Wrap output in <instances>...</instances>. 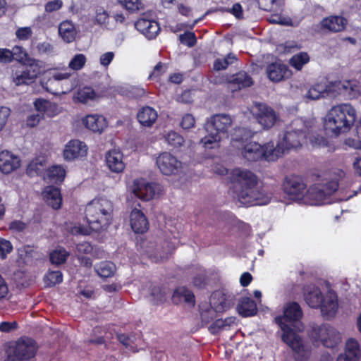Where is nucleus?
I'll return each instance as SVG.
<instances>
[{
	"label": "nucleus",
	"mask_w": 361,
	"mask_h": 361,
	"mask_svg": "<svg viewBox=\"0 0 361 361\" xmlns=\"http://www.w3.org/2000/svg\"><path fill=\"white\" fill-rule=\"evenodd\" d=\"M233 192L238 201L245 205H262L269 202L262 190L257 188V177L252 171L240 168L231 173Z\"/></svg>",
	"instance_id": "nucleus-1"
},
{
	"label": "nucleus",
	"mask_w": 361,
	"mask_h": 361,
	"mask_svg": "<svg viewBox=\"0 0 361 361\" xmlns=\"http://www.w3.org/2000/svg\"><path fill=\"white\" fill-rule=\"evenodd\" d=\"M302 316L303 312L300 305L297 302H290L284 306L283 314L274 319L283 331L282 341L292 348L297 361H306L310 357V351L306 349L301 337L285 322H297Z\"/></svg>",
	"instance_id": "nucleus-2"
},
{
	"label": "nucleus",
	"mask_w": 361,
	"mask_h": 361,
	"mask_svg": "<svg viewBox=\"0 0 361 361\" xmlns=\"http://www.w3.org/2000/svg\"><path fill=\"white\" fill-rule=\"evenodd\" d=\"M114 207L112 202L104 197H96L85 207V216L90 231L99 232L106 230L113 220Z\"/></svg>",
	"instance_id": "nucleus-3"
},
{
	"label": "nucleus",
	"mask_w": 361,
	"mask_h": 361,
	"mask_svg": "<svg viewBox=\"0 0 361 361\" xmlns=\"http://www.w3.org/2000/svg\"><path fill=\"white\" fill-rule=\"evenodd\" d=\"M356 121V111L349 104L333 106L327 113L324 128L326 134L338 135L348 132Z\"/></svg>",
	"instance_id": "nucleus-4"
},
{
	"label": "nucleus",
	"mask_w": 361,
	"mask_h": 361,
	"mask_svg": "<svg viewBox=\"0 0 361 361\" xmlns=\"http://www.w3.org/2000/svg\"><path fill=\"white\" fill-rule=\"evenodd\" d=\"M309 133V128L306 122L302 118L293 120L289 129L285 133L282 140L279 141L275 147H279V153H276L277 159L281 157L285 153L291 149L300 147L306 140Z\"/></svg>",
	"instance_id": "nucleus-5"
},
{
	"label": "nucleus",
	"mask_w": 361,
	"mask_h": 361,
	"mask_svg": "<svg viewBox=\"0 0 361 361\" xmlns=\"http://www.w3.org/2000/svg\"><path fill=\"white\" fill-rule=\"evenodd\" d=\"M356 85L350 80L334 81L326 82H318L313 85L307 91L306 97L317 100L327 96L336 97V95L355 96Z\"/></svg>",
	"instance_id": "nucleus-6"
},
{
	"label": "nucleus",
	"mask_w": 361,
	"mask_h": 361,
	"mask_svg": "<svg viewBox=\"0 0 361 361\" xmlns=\"http://www.w3.org/2000/svg\"><path fill=\"white\" fill-rule=\"evenodd\" d=\"M232 119L227 114H216L208 120L204 124V128L207 135L200 140L204 147L212 149L214 145H218L221 140V134L227 133L231 126Z\"/></svg>",
	"instance_id": "nucleus-7"
},
{
	"label": "nucleus",
	"mask_w": 361,
	"mask_h": 361,
	"mask_svg": "<svg viewBox=\"0 0 361 361\" xmlns=\"http://www.w3.org/2000/svg\"><path fill=\"white\" fill-rule=\"evenodd\" d=\"M308 336L313 345L323 346L329 348H334L341 341L339 332L329 324L323 323L318 325L315 323L310 324Z\"/></svg>",
	"instance_id": "nucleus-8"
},
{
	"label": "nucleus",
	"mask_w": 361,
	"mask_h": 361,
	"mask_svg": "<svg viewBox=\"0 0 361 361\" xmlns=\"http://www.w3.org/2000/svg\"><path fill=\"white\" fill-rule=\"evenodd\" d=\"M279 147H274L273 142H269L263 145L257 142H250L246 143L241 149V154L244 159L249 161H257L258 160H265L267 161H274L277 160Z\"/></svg>",
	"instance_id": "nucleus-9"
},
{
	"label": "nucleus",
	"mask_w": 361,
	"mask_h": 361,
	"mask_svg": "<svg viewBox=\"0 0 361 361\" xmlns=\"http://www.w3.org/2000/svg\"><path fill=\"white\" fill-rule=\"evenodd\" d=\"M37 350V342L29 337H20L6 350L11 361H27L34 357Z\"/></svg>",
	"instance_id": "nucleus-10"
},
{
	"label": "nucleus",
	"mask_w": 361,
	"mask_h": 361,
	"mask_svg": "<svg viewBox=\"0 0 361 361\" xmlns=\"http://www.w3.org/2000/svg\"><path fill=\"white\" fill-rule=\"evenodd\" d=\"M338 188V183L335 180L328 181L324 184H314L306 189L303 199L310 204L320 205L337 191Z\"/></svg>",
	"instance_id": "nucleus-11"
},
{
	"label": "nucleus",
	"mask_w": 361,
	"mask_h": 361,
	"mask_svg": "<svg viewBox=\"0 0 361 361\" xmlns=\"http://www.w3.org/2000/svg\"><path fill=\"white\" fill-rule=\"evenodd\" d=\"M282 187L286 195L295 200L303 199L307 189L303 178L297 175L286 176Z\"/></svg>",
	"instance_id": "nucleus-12"
},
{
	"label": "nucleus",
	"mask_w": 361,
	"mask_h": 361,
	"mask_svg": "<svg viewBox=\"0 0 361 361\" xmlns=\"http://www.w3.org/2000/svg\"><path fill=\"white\" fill-rule=\"evenodd\" d=\"M160 185L149 183L144 178L135 179L133 182V193L143 201L152 200L160 190Z\"/></svg>",
	"instance_id": "nucleus-13"
},
{
	"label": "nucleus",
	"mask_w": 361,
	"mask_h": 361,
	"mask_svg": "<svg viewBox=\"0 0 361 361\" xmlns=\"http://www.w3.org/2000/svg\"><path fill=\"white\" fill-rule=\"evenodd\" d=\"M156 164L160 171L166 176L176 174L182 168V162L169 152L161 153L157 158Z\"/></svg>",
	"instance_id": "nucleus-14"
},
{
	"label": "nucleus",
	"mask_w": 361,
	"mask_h": 361,
	"mask_svg": "<svg viewBox=\"0 0 361 361\" xmlns=\"http://www.w3.org/2000/svg\"><path fill=\"white\" fill-rule=\"evenodd\" d=\"M234 304L233 296L216 290L210 297V307L216 312L222 313L229 310Z\"/></svg>",
	"instance_id": "nucleus-15"
},
{
	"label": "nucleus",
	"mask_w": 361,
	"mask_h": 361,
	"mask_svg": "<svg viewBox=\"0 0 361 361\" xmlns=\"http://www.w3.org/2000/svg\"><path fill=\"white\" fill-rule=\"evenodd\" d=\"M257 122L264 129L271 128L278 119V116L273 108L266 104H259L257 111L255 114Z\"/></svg>",
	"instance_id": "nucleus-16"
},
{
	"label": "nucleus",
	"mask_w": 361,
	"mask_h": 361,
	"mask_svg": "<svg viewBox=\"0 0 361 361\" xmlns=\"http://www.w3.org/2000/svg\"><path fill=\"white\" fill-rule=\"evenodd\" d=\"M87 148L86 145L80 140H70L63 151V158L66 161H71L79 157L87 155Z\"/></svg>",
	"instance_id": "nucleus-17"
},
{
	"label": "nucleus",
	"mask_w": 361,
	"mask_h": 361,
	"mask_svg": "<svg viewBox=\"0 0 361 361\" xmlns=\"http://www.w3.org/2000/svg\"><path fill=\"white\" fill-rule=\"evenodd\" d=\"M135 28L147 39H154L160 31V26L154 20L140 18L135 23Z\"/></svg>",
	"instance_id": "nucleus-18"
},
{
	"label": "nucleus",
	"mask_w": 361,
	"mask_h": 361,
	"mask_svg": "<svg viewBox=\"0 0 361 361\" xmlns=\"http://www.w3.org/2000/svg\"><path fill=\"white\" fill-rule=\"evenodd\" d=\"M267 73L269 79L274 82L289 78L292 75L288 66L279 62H274L268 65Z\"/></svg>",
	"instance_id": "nucleus-19"
},
{
	"label": "nucleus",
	"mask_w": 361,
	"mask_h": 361,
	"mask_svg": "<svg viewBox=\"0 0 361 361\" xmlns=\"http://www.w3.org/2000/svg\"><path fill=\"white\" fill-rule=\"evenodd\" d=\"M227 82L232 91H238L253 85L252 77L245 71H240L227 78Z\"/></svg>",
	"instance_id": "nucleus-20"
},
{
	"label": "nucleus",
	"mask_w": 361,
	"mask_h": 361,
	"mask_svg": "<svg viewBox=\"0 0 361 361\" xmlns=\"http://www.w3.org/2000/svg\"><path fill=\"white\" fill-rule=\"evenodd\" d=\"M20 166V160L18 157L14 155L8 150L0 152V171L4 174H8L18 169Z\"/></svg>",
	"instance_id": "nucleus-21"
},
{
	"label": "nucleus",
	"mask_w": 361,
	"mask_h": 361,
	"mask_svg": "<svg viewBox=\"0 0 361 361\" xmlns=\"http://www.w3.org/2000/svg\"><path fill=\"white\" fill-rule=\"evenodd\" d=\"M123 153L118 149H111L106 154V164L109 169L114 173H122L126 167L123 160Z\"/></svg>",
	"instance_id": "nucleus-22"
},
{
	"label": "nucleus",
	"mask_w": 361,
	"mask_h": 361,
	"mask_svg": "<svg viewBox=\"0 0 361 361\" xmlns=\"http://www.w3.org/2000/svg\"><path fill=\"white\" fill-rule=\"evenodd\" d=\"M347 24V19L341 16H330L323 18L320 23L322 30L331 32L344 30Z\"/></svg>",
	"instance_id": "nucleus-23"
},
{
	"label": "nucleus",
	"mask_w": 361,
	"mask_h": 361,
	"mask_svg": "<svg viewBox=\"0 0 361 361\" xmlns=\"http://www.w3.org/2000/svg\"><path fill=\"white\" fill-rule=\"evenodd\" d=\"M361 356L360 344L355 338H349L345 343V353L336 361H359Z\"/></svg>",
	"instance_id": "nucleus-24"
},
{
	"label": "nucleus",
	"mask_w": 361,
	"mask_h": 361,
	"mask_svg": "<svg viewBox=\"0 0 361 361\" xmlns=\"http://www.w3.org/2000/svg\"><path fill=\"white\" fill-rule=\"evenodd\" d=\"M130 217L131 228L135 233H144L148 231L149 221L141 210L133 209Z\"/></svg>",
	"instance_id": "nucleus-25"
},
{
	"label": "nucleus",
	"mask_w": 361,
	"mask_h": 361,
	"mask_svg": "<svg viewBox=\"0 0 361 361\" xmlns=\"http://www.w3.org/2000/svg\"><path fill=\"white\" fill-rule=\"evenodd\" d=\"M338 307V297L334 292H329L324 297L322 305L319 307L324 317H333L335 316Z\"/></svg>",
	"instance_id": "nucleus-26"
},
{
	"label": "nucleus",
	"mask_w": 361,
	"mask_h": 361,
	"mask_svg": "<svg viewBox=\"0 0 361 361\" xmlns=\"http://www.w3.org/2000/svg\"><path fill=\"white\" fill-rule=\"evenodd\" d=\"M43 197L47 204L54 209L61 208L62 204V196L59 188L53 185H49L45 188L42 192Z\"/></svg>",
	"instance_id": "nucleus-27"
},
{
	"label": "nucleus",
	"mask_w": 361,
	"mask_h": 361,
	"mask_svg": "<svg viewBox=\"0 0 361 361\" xmlns=\"http://www.w3.org/2000/svg\"><path fill=\"white\" fill-rule=\"evenodd\" d=\"M171 301L174 305L185 302L194 305L195 297L194 293L185 286H179L174 290Z\"/></svg>",
	"instance_id": "nucleus-28"
},
{
	"label": "nucleus",
	"mask_w": 361,
	"mask_h": 361,
	"mask_svg": "<svg viewBox=\"0 0 361 361\" xmlns=\"http://www.w3.org/2000/svg\"><path fill=\"white\" fill-rule=\"evenodd\" d=\"M85 127L94 133H102L107 127L106 118L101 115H87L83 120Z\"/></svg>",
	"instance_id": "nucleus-29"
},
{
	"label": "nucleus",
	"mask_w": 361,
	"mask_h": 361,
	"mask_svg": "<svg viewBox=\"0 0 361 361\" xmlns=\"http://www.w3.org/2000/svg\"><path fill=\"white\" fill-rule=\"evenodd\" d=\"M157 111L148 106L141 108L137 114V121L145 127L152 126L157 119Z\"/></svg>",
	"instance_id": "nucleus-30"
},
{
	"label": "nucleus",
	"mask_w": 361,
	"mask_h": 361,
	"mask_svg": "<svg viewBox=\"0 0 361 361\" xmlns=\"http://www.w3.org/2000/svg\"><path fill=\"white\" fill-rule=\"evenodd\" d=\"M237 310L239 314L243 317H252L257 314V304L253 299L244 297L240 300Z\"/></svg>",
	"instance_id": "nucleus-31"
},
{
	"label": "nucleus",
	"mask_w": 361,
	"mask_h": 361,
	"mask_svg": "<svg viewBox=\"0 0 361 361\" xmlns=\"http://www.w3.org/2000/svg\"><path fill=\"white\" fill-rule=\"evenodd\" d=\"M66 171L61 165H53L49 167L45 172L44 180L54 184H61L66 177Z\"/></svg>",
	"instance_id": "nucleus-32"
},
{
	"label": "nucleus",
	"mask_w": 361,
	"mask_h": 361,
	"mask_svg": "<svg viewBox=\"0 0 361 361\" xmlns=\"http://www.w3.org/2000/svg\"><path fill=\"white\" fill-rule=\"evenodd\" d=\"M12 52H13V60L18 63L31 68L38 66V61L31 58L23 47L15 46L12 49Z\"/></svg>",
	"instance_id": "nucleus-33"
},
{
	"label": "nucleus",
	"mask_w": 361,
	"mask_h": 361,
	"mask_svg": "<svg viewBox=\"0 0 361 361\" xmlns=\"http://www.w3.org/2000/svg\"><path fill=\"white\" fill-rule=\"evenodd\" d=\"M324 297L320 288L317 286L310 287L305 293V300L307 304L310 307L315 309L322 305Z\"/></svg>",
	"instance_id": "nucleus-34"
},
{
	"label": "nucleus",
	"mask_w": 361,
	"mask_h": 361,
	"mask_svg": "<svg viewBox=\"0 0 361 361\" xmlns=\"http://www.w3.org/2000/svg\"><path fill=\"white\" fill-rule=\"evenodd\" d=\"M59 33L61 38L68 43L74 41L76 35L75 26L69 20H64L60 23Z\"/></svg>",
	"instance_id": "nucleus-35"
},
{
	"label": "nucleus",
	"mask_w": 361,
	"mask_h": 361,
	"mask_svg": "<svg viewBox=\"0 0 361 361\" xmlns=\"http://www.w3.org/2000/svg\"><path fill=\"white\" fill-rule=\"evenodd\" d=\"M37 72L35 70L30 71L26 68L20 72H16L13 76V80L17 85H28L37 78Z\"/></svg>",
	"instance_id": "nucleus-36"
},
{
	"label": "nucleus",
	"mask_w": 361,
	"mask_h": 361,
	"mask_svg": "<svg viewBox=\"0 0 361 361\" xmlns=\"http://www.w3.org/2000/svg\"><path fill=\"white\" fill-rule=\"evenodd\" d=\"M94 270L102 278L111 277L116 271L114 263L109 261H103L94 265Z\"/></svg>",
	"instance_id": "nucleus-37"
},
{
	"label": "nucleus",
	"mask_w": 361,
	"mask_h": 361,
	"mask_svg": "<svg viewBox=\"0 0 361 361\" xmlns=\"http://www.w3.org/2000/svg\"><path fill=\"white\" fill-rule=\"evenodd\" d=\"M310 61V57L307 52L300 51L294 54L289 60V64L296 71H301L305 65Z\"/></svg>",
	"instance_id": "nucleus-38"
},
{
	"label": "nucleus",
	"mask_w": 361,
	"mask_h": 361,
	"mask_svg": "<svg viewBox=\"0 0 361 361\" xmlns=\"http://www.w3.org/2000/svg\"><path fill=\"white\" fill-rule=\"evenodd\" d=\"M36 110L43 114L49 116L52 115L49 114V111H56L57 110V104L52 103L49 100L44 99H37L34 102Z\"/></svg>",
	"instance_id": "nucleus-39"
},
{
	"label": "nucleus",
	"mask_w": 361,
	"mask_h": 361,
	"mask_svg": "<svg viewBox=\"0 0 361 361\" xmlns=\"http://www.w3.org/2000/svg\"><path fill=\"white\" fill-rule=\"evenodd\" d=\"M192 280L193 286L200 289L204 288L208 281L206 270L202 267L196 268Z\"/></svg>",
	"instance_id": "nucleus-40"
},
{
	"label": "nucleus",
	"mask_w": 361,
	"mask_h": 361,
	"mask_svg": "<svg viewBox=\"0 0 361 361\" xmlns=\"http://www.w3.org/2000/svg\"><path fill=\"white\" fill-rule=\"evenodd\" d=\"M63 281L62 272L59 270L49 271L44 277V282L47 287H53Z\"/></svg>",
	"instance_id": "nucleus-41"
},
{
	"label": "nucleus",
	"mask_w": 361,
	"mask_h": 361,
	"mask_svg": "<svg viewBox=\"0 0 361 361\" xmlns=\"http://www.w3.org/2000/svg\"><path fill=\"white\" fill-rule=\"evenodd\" d=\"M237 60V57L233 54L229 53L224 59L219 58L214 61V69L216 71L225 70Z\"/></svg>",
	"instance_id": "nucleus-42"
},
{
	"label": "nucleus",
	"mask_w": 361,
	"mask_h": 361,
	"mask_svg": "<svg viewBox=\"0 0 361 361\" xmlns=\"http://www.w3.org/2000/svg\"><path fill=\"white\" fill-rule=\"evenodd\" d=\"M68 255L65 249L56 250L50 253L49 260L53 264L61 265L66 262Z\"/></svg>",
	"instance_id": "nucleus-43"
},
{
	"label": "nucleus",
	"mask_w": 361,
	"mask_h": 361,
	"mask_svg": "<svg viewBox=\"0 0 361 361\" xmlns=\"http://www.w3.org/2000/svg\"><path fill=\"white\" fill-rule=\"evenodd\" d=\"M217 11L221 13H229L234 16L237 19L243 18V9L240 3L234 4L231 8L226 6H219L216 9Z\"/></svg>",
	"instance_id": "nucleus-44"
},
{
	"label": "nucleus",
	"mask_w": 361,
	"mask_h": 361,
	"mask_svg": "<svg viewBox=\"0 0 361 361\" xmlns=\"http://www.w3.org/2000/svg\"><path fill=\"white\" fill-rule=\"evenodd\" d=\"M165 140L169 145L173 147L182 146L185 142L183 137L175 131L168 133Z\"/></svg>",
	"instance_id": "nucleus-45"
},
{
	"label": "nucleus",
	"mask_w": 361,
	"mask_h": 361,
	"mask_svg": "<svg viewBox=\"0 0 361 361\" xmlns=\"http://www.w3.org/2000/svg\"><path fill=\"white\" fill-rule=\"evenodd\" d=\"M96 93L90 87H85L80 90L77 94L78 99L82 103H87L90 99L95 97Z\"/></svg>",
	"instance_id": "nucleus-46"
},
{
	"label": "nucleus",
	"mask_w": 361,
	"mask_h": 361,
	"mask_svg": "<svg viewBox=\"0 0 361 361\" xmlns=\"http://www.w3.org/2000/svg\"><path fill=\"white\" fill-rule=\"evenodd\" d=\"M86 57L82 54H76L70 61L69 67L75 71L80 70L85 66Z\"/></svg>",
	"instance_id": "nucleus-47"
},
{
	"label": "nucleus",
	"mask_w": 361,
	"mask_h": 361,
	"mask_svg": "<svg viewBox=\"0 0 361 361\" xmlns=\"http://www.w3.org/2000/svg\"><path fill=\"white\" fill-rule=\"evenodd\" d=\"M12 243L4 238H0V258L5 259L7 257L8 254L13 251Z\"/></svg>",
	"instance_id": "nucleus-48"
},
{
	"label": "nucleus",
	"mask_w": 361,
	"mask_h": 361,
	"mask_svg": "<svg viewBox=\"0 0 361 361\" xmlns=\"http://www.w3.org/2000/svg\"><path fill=\"white\" fill-rule=\"evenodd\" d=\"M180 42L186 44L189 47H192L197 43V38L195 34L192 32H185L179 36Z\"/></svg>",
	"instance_id": "nucleus-49"
},
{
	"label": "nucleus",
	"mask_w": 361,
	"mask_h": 361,
	"mask_svg": "<svg viewBox=\"0 0 361 361\" xmlns=\"http://www.w3.org/2000/svg\"><path fill=\"white\" fill-rule=\"evenodd\" d=\"M109 15L108 12L102 7H99L96 10L95 21L101 25H106L109 23Z\"/></svg>",
	"instance_id": "nucleus-50"
},
{
	"label": "nucleus",
	"mask_w": 361,
	"mask_h": 361,
	"mask_svg": "<svg viewBox=\"0 0 361 361\" xmlns=\"http://www.w3.org/2000/svg\"><path fill=\"white\" fill-rule=\"evenodd\" d=\"M215 313H216V311H214L212 307L201 310L200 318L202 323L204 324L210 323L216 317Z\"/></svg>",
	"instance_id": "nucleus-51"
},
{
	"label": "nucleus",
	"mask_w": 361,
	"mask_h": 361,
	"mask_svg": "<svg viewBox=\"0 0 361 361\" xmlns=\"http://www.w3.org/2000/svg\"><path fill=\"white\" fill-rule=\"evenodd\" d=\"M119 2L130 12L139 10L141 6L139 0H119Z\"/></svg>",
	"instance_id": "nucleus-52"
},
{
	"label": "nucleus",
	"mask_w": 361,
	"mask_h": 361,
	"mask_svg": "<svg viewBox=\"0 0 361 361\" xmlns=\"http://www.w3.org/2000/svg\"><path fill=\"white\" fill-rule=\"evenodd\" d=\"M167 66L162 62H159L149 75V79L153 80L162 75L166 71Z\"/></svg>",
	"instance_id": "nucleus-53"
},
{
	"label": "nucleus",
	"mask_w": 361,
	"mask_h": 361,
	"mask_svg": "<svg viewBox=\"0 0 361 361\" xmlns=\"http://www.w3.org/2000/svg\"><path fill=\"white\" fill-rule=\"evenodd\" d=\"M13 61V52L6 48H0V63H9Z\"/></svg>",
	"instance_id": "nucleus-54"
},
{
	"label": "nucleus",
	"mask_w": 361,
	"mask_h": 361,
	"mask_svg": "<svg viewBox=\"0 0 361 361\" xmlns=\"http://www.w3.org/2000/svg\"><path fill=\"white\" fill-rule=\"evenodd\" d=\"M10 114L11 110L9 108L0 106V132L5 127Z\"/></svg>",
	"instance_id": "nucleus-55"
},
{
	"label": "nucleus",
	"mask_w": 361,
	"mask_h": 361,
	"mask_svg": "<svg viewBox=\"0 0 361 361\" xmlns=\"http://www.w3.org/2000/svg\"><path fill=\"white\" fill-rule=\"evenodd\" d=\"M195 119L194 116L190 114H186L182 118V121L180 122V126L183 129H190L195 126Z\"/></svg>",
	"instance_id": "nucleus-56"
},
{
	"label": "nucleus",
	"mask_w": 361,
	"mask_h": 361,
	"mask_svg": "<svg viewBox=\"0 0 361 361\" xmlns=\"http://www.w3.org/2000/svg\"><path fill=\"white\" fill-rule=\"evenodd\" d=\"M16 35L20 40H27L32 35L31 28L30 27H20L16 30Z\"/></svg>",
	"instance_id": "nucleus-57"
},
{
	"label": "nucleus",
	"mask_w": 361,
	"mask_h": 361,
	"mask_svg": "<svg viewBox=\"0 0 361 361\" xmlns=\"http://www.w3.org/2000/svg\"><path fill=\"white\" fill-rule=\"evenodd\" d=\"M224 329L223 319H217L209 326V331L212 335H216Z\"/></svg>",
	"instance_id": "nucleus-58"
},
{
	"label": "nucleus",
	"mask_w": 361,
	"mask_h": 361,
	"mask_svg": "<svg viewBox=\"0 0 361 361\" xmlns=\"http://www.w3.org/2000/svg\"><path fill=\"white\" fill-rule=\"evenodd\" d=\"M63 6L61 0H52L48 1L45 4V11L48 13H51L59 10Z\"/></svg>",
	"instance_id": "nucleus-59"
},
{
	"label": "nucleus",
	"mask_w": 361,
	"mask_h": 361,
	"mask_svg": "<svg viewBox=\"0 0 361 361\" xmlns=\"http://www.w3.org/2000/svg\"><path fill=\"white\" fill-rule=\"evenodd\" d=\"M18 324L17 322L14 321L12 322H2L0 323V331L9 333L13 330L17 329Z\"/></svg>",
	"instance_id": "nucleus-60"
},
{
	"label": "nucleus",
	"mask_w": 361,
	"mask_h": 361,
	"mask_svg": "<svg viewBox=\"0 0 361 361\" xmlns=\"http://www.w3.org/2000/svg\"><path fill=\"white\" fill-rule=\"evenodd\" d=\"M37 49L38 52L40 54H50L54 51L53 46L47 42L39 43L37 45Z\"/></svg>",
	"instance_id": "nucleus-61"
},
{
	"label": "nucleus",
	"mask_w": 361,
	"mask_h": 361,
	"mask_svg": "<svg viewBox=\"0 0 361 361\" xmlns=\"http://www.w3.org/2000/svg\"><path fill=\"white\" fill-rule=\"evenodd\" d=\"M27 228V224L20 220H14L9 224V229L16 232H22Z\"/></svg>",
	"instance_id": "nucleus-62"
},
{
	"label": "nucleus",
	"mask_w": 361,
	"mask_h": 361,
	"mask_svg": "<svg viewBox=\"0 0 361 361\" xmlns=\"http://www.w3.org/2000/svg\"><path fill=\"white\" fill-rule=\"evenodd\" d=\"M42 166V164L39 162H31L29 164L27 169V173L29 176H34L35 175H39L41 169L40 167Z\"/></svg>",
	"instance_id": "nucleus-63"
},
{
	"label": "nucleus",
	"mask_w": 361,
	"mask_h": 361,
	"mask_svg": "<svg viewBox=\"0 0 361 361\" xmlns=\"http://www.w3.org/2000/svg\"><path fill=\"white\" fill-rule=\"evenodd\" d=\"M276 0H257L259 8L265 11H270L274 5Z\"/></svg>",
	"instance_id": "nucleus-64"
}]
</instances>
